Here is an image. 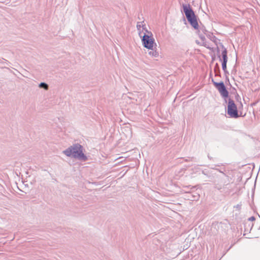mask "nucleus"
<instances>
[{
    "mask_svg": "<svg viewBox=\"0 0 260 260\" xmlns=\"http://www.w3.org/2000/svg\"><path fill=\"white\" fill-rule=\"evenodd\" d=\"M84 148L79 143H75L63 151L62 153L68 157L80 161H85L88 158L83 152Z\"/></svg>",
    "mask_w": 260,
    "mask_h": 260,
    "instance_id": "1",
    "label": "nucleus"
},
{
    "mask_svg": "<svg viewBox=\"0 0 260 260\" xmlns=\"http://www.w3.org/2000/svg\"><path fill=\"white\" fill-rule=\"evenodd\" d=\"M183 12L186 18L190 25L196 30L199 29V25L198 22V17L194 13L189 4H182Z\"/></svg>",
    "mask_w": 260,
    "mask_h": 260,
    "instance_id": "2",
    "label": "nucleus"
},
{
    "mask_svg": "<svg viewBox=\"0 0 260 260\" xmlns=\"http://www.w3.org/2000/svg\"><path fill=\"white\" fill-rule=\"evenodd\" d=\"M143 30H145V32L142 36V32H139V35L141 38L142 45L144 47L148 49H152L154 47L155 48L156 44L155 40L153 37L151 31H149L144 25L143 26Z\"/></svg>",
    "mask_w": 260,
    "mask_h": 260,
    "instance_id": "3",
    "label": "nucleus"
},
{
    "mask_svg": "<svg viewBox=\"0 0 260 260\" xmlns=\"http://www.w3.org/2000/svg\"><path fill=\"white\" fill-rule=\"evenodd\" d=\"M227 114L229 117L232 118L236 119L240 117L237 105L234 100L231 98H229L228 101Z\"/></svg>",
    "mask_w": 260,
    "mask_h": 260,
    "instance_id": "4",
    "label": "nucleus"
},
{
    "mask_svg": "<svg viewBox=\"0 0 260 260\" xmlns=\"http://www.w3.org/2000/svg\"><path fill=\"white\" fill-rule=\"evenodd\" d=\"M212 82L214 87L218 90V92L220 93L221 97L224 99L225 102L226 103V99L229 98V92L227 90L224 82L223 81L217 82H215L213 79H212Z\"/></svg>",
    "mask_w": 260,
    "mask_h": 260,
    "instance_id": "5",
    "label": "nucleus"
},
{
    "mask_svg": "<svg viewBox=\"0 0 260 260\" xmlns=\"http://www.w3.org/2000/svg\"><path fill=\"white\" fill-rule=\"evenodd\" d=\"M222 48L223 50L221 52V54L219 55L218 57L219 58V60L221 62V66L223 71L227 70V62H228V51L224 46L221 44Z\"/></svg>",
    "mask_w": 260,
    "mask_h": 260,
    "instance_id": "6",
    "label": "nucleus"
},
{
    "mask_svg": "<svg viewBox=\"0 0 260 260\" xmlns=\"http://www.w3.org/2000/svg\"><path fill=\"white\" fill-rule=\"evenodd\" d=\"M185 193L186 194L185 197L188 198V200L191 201H197L200 198L199 193L194 189L191 191H185Z\"/></svg>",
    "mask_w": 260,
    "mask_h": 260,
    "instance_id": "7",
    "label": "nucleus"
},
{
    "mask_svg": "<svg viewBox=\"0 0 260 260\" xmlns=\"http://www.w3.org/2000/svg\"><path fill=\"white\" fill-rule=\"evenodd\" d=\"M206 36L211 41L214 42L215 43H216L218 39L215 36L213 35V33L211 32H207V34H206Z\"/></svg>",
    "mask_w": 260,
    "mask_h": 260,
    "instance_id": "8",
    "label": "nucleus"
},
{
    "mask_svg": "<svg viewBox=\"0 0 260 260\" xmlns=\"http://www.w3.org/2000/svg\"><path fill=\"white\" fill-rule=\"evenodd\" d=\"M151 51L148 52V54L152 57H157L159 56V53L156 50H154V47L150 49Z\"/></svg>",
    "mask_w": 260,
    "mask_h": 260,
    "instance_id": "9",
    "label": "nucleus"
},
{
    "mask_svg": "<svg viewBox=\"0 0 260 260\" xmlns=\"http://www.w3.org/2000/svg\"><path fill=\"white\" fill-rule=\"evenodd\" d=\"M214 71L215 73V76H220L221 73H220V70L219 67V65L217 63H216Z\"/></svg>",
    "mask_w": 260,
    "mask_h": 260,
    "instance_id": "10",
    "label": "nucleus"
},
{
    "mask_svg": "<svg viewBox=\"0 0 260 260\" xmlns=\"http://www.w3.org/2000/svg\"><path fill=\"white\" fill-rule=\"evenodd\" d=\"M197 187V186H191L190 185L188 186H183L184 188V191L185 192V191H191L193 189H196Z\"/></svg>",
    "mask_w": 260,
    "mask_h": 260,
    "instance_id": "11",
    "label": "nucleus"
},
{
    "mask_svg": "<svg viewBox=\"0 0 260 260\" xmlns=\"http://www.w3.org/2000/svg\"><path fill=\"white\" fill-rule=\"evenodd\" d=\"M39 87L41 88H44L45 90L48 89V85L45 82H41L39 85Z\"/></svg>",
    "mask_w": 260,
    "mask_h": 260,
    "instance_id": "12",
    "label": "nucleus"
},
{
    "mask_svg": "<svg viewBox=\"0 0 260 260\" xmlns=\"http://www.w3.org/2000/svg\"><path fill=\"white\" fill-rule=\"evenodd\" d=\"M216 181L215 180L214 181V184H215V186H214V187L216 189H217L218 190H220L221 188H222V186L221 185H219L218 183H216Z\"/></svg>",
    "mask_w": 260,
    "mask_h": 260,
    "instance_id": "13",
    "label": "nucleus"
},
{
    "mask_svg": "<svg viewBox=\"0 0 260 260\" xmlns=\"http://www.w3.org/2000/svg\"><path fill=\"white\" fill-rule=\"evenodd\" d=\"M141 23H142L141 22H138L137 24V29L139 31V32L141 31H140L141 27L143 28V25L145 26V24L141 25ZM145 27H146V26H145Z\"/></svg>",
    "mask_w": 260,
    "mask_h": 260,
    "instance_id": "14",
    "label": "nucleus"
},
{
    "mask_svg": "<svg viewBox=\"0 0 260 260\" xmlns=\"http://www.w3.org/2000/svg\"><path fill=\"white\" fill-rule=\"evenodd\" d=\"M202 31L204 35H206V34H207V32H209L208 30H207L205 27H200V29H198V32H200V31Z\"/></svg>",
    "mask_w": 260,
    "mask_h": 260,
    "instance_id": "15",
    "label": "nucleus"
},
{
    "mask_svg": "<svg viewBox=\"0 0 260 260\" xmlns=\"http://www.w3.org/2000/svg\"><path fill=\"white\" fill-rule=\"evenodd\" d=\"M202 173L203 174L207 176L208 177H210L209 176V171L205 169V170H202Z\"/></svg>",
    "mask_w": 260,
    "mask_h": 260,
    "instance_id": "16",
    "label": "nucleus"
},
{
    "mask_svg": "<svg viewBox=\"0 0 260 260\" xmlns=\"http://www.w3.org/2000/svg\"><path fill=\"white\" fill-rule=\"evenodd\" d=\"M199 38L201 39V41H206V38H205V37L204 36V35L203 34H200V32H199Z\"/></svg>",
    "mask_w": 260,
    "mask_h": 260,
    "instance_id": "17",
    "label": "nucleus"
},
{
    "mask_svg": "<svg viewBox=\"0 0 260 260\" xmlns=\"http://www.w3.org/2000/svg\"><path fill=\"white\" fill-rule=\"evenodd\" d=\"M201 45L204 46L207 48H209V47L207 46L206 41H202V42L200 43Z\"/></svg>",
    "mask_w": 260,
    "mask_h": 260,
    "instance_id": "18",
    "label": "nucleus"
},
{
    "mask_svg": "<svg viewBox=\"0 0 260 260\" xmlns=\"http://www.w3.org/2000/svg\"><path fill=\"white\" fill-rule=\"evenodd\" d=\"M255 220V218L254 217V216H251V217H249V218H248V220H249V221H254V220Z\"/></svg>",
    "mask_w": 260,
    "mask_h": 260,
    "instance_id": "19",
    "label": "nucleus"
},
{
    "mask_svg": "<svg viewBox=\"0 0 260 260\" xmlns=\"http://www.w3.org/2000/svg\"><path fill=\"white\" fill-rule=\"evenodd\" d=\"M212 169H215L218 171H219V172L222 173L223 174V175L225 176V174L222 172L221 171V170H220L219 169H216V168H211Z\"/></svg>",
    "mask_w": 260,
    "mask_h": 260,
    "instance_id": "20",
    "label": "nucleus"
},
{
    "mask_svg": "<svg viewBox=\"0 0 260 260\" xmlns=\"http://www.w3.org/2000/svg\"><path fill=\"white\" fill-rule=\"evenodd\" d=\"M212 169H215L218 171H219V172L222 173L223 174V175L225 176V174L222 172L221 171V170H220L219 169H216V168H211Z\"/></svg>",
    "mask_w": 260,
    "mask_h": 260,
    "instance_id": "21",
    "label": "nucleus"
},
{
    "mask_svg": "<svg viewBox=\"0 0 260 260\" xmlns=\"http://www.w3.org/2000/svg\"><path fill=\"white\" fill-rule=\"evenodd\" d=\"M234 208L238 209L239 210H240L241 209V205L238 204L236 206H234Z\"/></svg>",
    "mask_w": 260,
    "mask_h": 260,
    "instance_id": "22",
    "label": "nucleus"
},
{
    "mask_svg": "<svg viewBox=\"0 0 260 260\" xmlns=\"http://www.w3.org/2000/svg\"><path fill=\"white\" fill-rule=\"evenodd\" d=\"M224 72V75H225V76H226V75H228L229 73V72L228 71V70H225V71H223Z\"/></svg>",
    "mask_w": 260,
    "mask_h": 260,
    "instance_id": "23",
    "label": "nucleus"
},
{
    "mask_svg": "<svg viewBox=\"0 0 260 260\" xmlns=\"http://www.w3.org/2000/svg\"><path fill=\"white\" fill-rule=\"evenodd\" d=\"M225 79H226V80H228V82H229V77H228V75H226Z\"/></svg>",
    "mask_w": 260,
    "mask_h": 260,
    "instance_id": "24",
    "label": "nucleus"
},
{
    "mask_svg": "<svg viewBox=\"0 0 260 260\" xmlns=\"http://www.w3.org/2000/svg\"><path fill=\"white\" fill-rule=\"evenodd\" d=\"M196 43H197L198 44H200V43L198 40H197V41H196Z\"/></svg>",
    "mask_w": 260,
    "mask_h": 260,
    "instance_id": "25",
    "label": "nucleus"
},
{
    "mask_svg": "<svg viewBox=\"0 0 260 260\" xmlns=\"http://www.w3.org/2000/svg\"><path fill=\"white\" fill-rule=\"evenodd\" d=\"M217 52H219V48H217Z\"/></svg>",
    "mask_w": 260,
    "mask_h": 260,
    "instance_id": "26",
    "label": "nucleus"
},
{
    "mask_svg": "<svg viewBox=\"0 0 260 260\" xmlns=\"http://www.w3.org/2000/svg\"><path fill=\"white\" fill-rule=\"evenodd\" d=\"M258 230H260V226L258 229Z\"/></svg>",
    "mask_w": 260,
    "mask_h": 260,
    "instance_id": "27",
    "label": "nucleus"
},
{
    "mask_svg": "<svg viewBox=\"0 0 260 260\" xmlns=\"http://www.w3.org/2000/svg\"><path fill=\"white\" fill-rule=\"evenodd\" d=\"M259 217L260 218V216L258 215Z\"/></svg>",
    "mask_w": 260,
    "mask_h": 260,
    "instance_id": "28",
    "label": "nucleus"
},
{
    "mask_svg": "<svg viewBox=\"0 0 260 260\" xmlns=\"http://www.w3.org/2000/svg\"><path fill=\"white\" fill-rule=\"evenodd\" d=\"M259 217L260 218V216L258 215Z\"/></svg>",
    "mask_w": 260,
    "mask_h": 260,
    "instance_id": "29",
    "label": "nucleus"
}]
</instances>
